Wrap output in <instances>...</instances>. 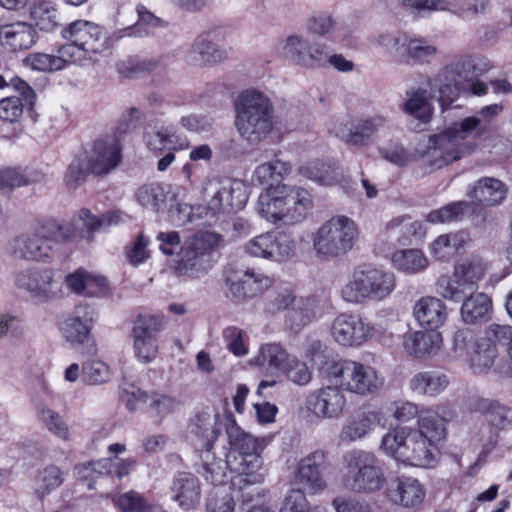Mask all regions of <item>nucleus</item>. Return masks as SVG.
Masks as SVG:
<instances>
[{"instance_id": "obj_1", "label": "nucleus", "mask_w": 512, "mask_h": 512, "mask_svg": "<svg viewBox=\"0 0 512 512\" xmlns=\"http://www.w3.org/2000/svg\"><path fill=\"white\" fill-rule=\"evenodd\" d=\"M66 43L57 50V55L33 53L26 57V63L33 69L54 72L69 64L86 66L98 60V56L111 48V39L106 29L87 20H76L61 31Z\"/></svg>"}, {"instance_id": "obj_2", "label": "nucleus", "mask_w": 512, "mask_h": 512, "mask_svg": "<svg viewBox=\"0 0 512 512\" xmlns=\"http://www.w3.org/2000/svg\"><path fill=\"white\" fill-rule=\"evenodd\" d=\"M418 429H395L382 438L381 448L395 460L412 466H428L435 461L436 444L446 435L445 420L428 412L418 419Z\"/></svg>"}, {"instance_id": "obj_3", "label": "nucleus", "mask_w": 512, "mask_h": 512, "mask_svg": "<svg viewBox=\"0 0 512 512\" xmlns=\"http://www.w3.org/2000/svg\"><path fill=\"white\" fill-rule=\"evenodd\" d=\"M486 131V121L478 116L466 117L442 132L429 135L426 143L416 149L415 158L434 169H440L473 153L476 143L466 139L480 136Z\"/></svg>"}, {"instance_id": "obj_4", "label": "nucleus", "mask_w": 512, "mask_h": 512, "mask_svg": "<svg viewBox=\"0 0 512 512\" xmlns=\"http://www.w3.org/2000/svg\"><path fill=\"white\" fill-rule=\"evenodd\" d=\"M235 127L250 146L267 140L275 127V110L271 99L257 89H247L235 102Z\"/></svg>"}, {"instance_id": "obj_5", "label": "nucleus", "mask_w": 512, "mask_h": 512, "mask_svg": "<svg viewBox=\"0 0 512 512\" xmlns=\"http://www.w3.org/2000/svg\"><path fill=\"white\" fill-rule=\"evenodd\" d=\"M226 433L229 439L230 451L226 454L228 470L238 474V483L244 484L243 497L250 494L251 485L264 481L265 474L260 472L262 461L260 452L263 447L260 442L244 432L233 418L225 419Z\"/></svg>"}, {"instance_id": "obj_6", "label": "nucleus", "mask_w": 512, "mask_h": 512, "mask_svg": "<svg viewBox=\"0 0 512 512\" xmlns=\"http://www.w3.org/2000/svg\"><path fill=\"white\" fill-rule=\"evenodd\" d=\"M73 237L74 230L69 224L49 220L13 239L10 251L22 260L48 262L53 257L54 245L70 241Z\"/></svg>"}, {"instance_id": "obj_7", "label": "nucleus", "mask_w": 512, "mask_h": 512, "mask_svg": "<svg viewBox=\"0 0 512 512\" xmlns=\"http://www.w3.org/2000/svg\"><path fill=\"white\" fill-rule=\"evenodd\" d=\"M396 287L393 272L379 267L362 266L355 269L341 289L342 299L350 304H364L367 301H381Z\"/></svg>"}, {"instance_id": "obj_8", "label": "nucleus", "mask_w": 512, "mask_h": 512, "mask_svg": "<svg viewBox=\"0 0 512 512\" xmlns=\"http://www.w3.org/2000/svg\"><path fill=\"white\" fill-rule=\"evenodd\" d=\"M322 373L340 388L365 396L380 390L384 377L372 366L353 360L328 361Z\"/></svg>"}, {"instance_id": "obj_9", "label": "nucleus", "mask_w": 512, "mask_h": 512, "mask_svg": "<svg viewBox=\"0 0 512 512\" xmlns=\"http://www.w3.org/2000/svg\"><path fill=\"white\" fill-rule=\"evenodd\" d=\"M221 240V235L210 231L198 232L185 240L173 265L175 274L197 278L206 273L213 265L212 254Z\"/></svg>"}, {"instance_id": "obj_10", "label": "nucleus", "mask_w": 512, "mask_h": 512, "mask_svg": "<svg viewBox=\"0 0 512 512\" xmlns=\"http://www.w3.org/2000/svg\"><path fill=\"white\" fill-rule=\"evenodd\" d=\"M357 239L356 223L347 216L338 215L324 222L313 234V249L317 256L332 260L351 251Z\"/></svg>"}, {"instance_id": "obj_11", "label": "nucleus", "mask_w": 512, "mask_h": 512, "mask_svg": "<svg viewBox=\"0 0 512 512\" xmlns=\"http://www.w3.org/2000/svg\"><path fill=\"white\" fill-rule=\"evenodd\" d=\"M347 470L344 483L347 489L359 494L379 491L385 484V474L376 456L368 451L354 449L342 457Z\"/></svg>"}, {"instance_id": "obj_12", "label": "nucleus", "mask_w": 512, "mask_h": 512, "mask_svg": "<svg viewBox=\"0 0 512 512\" xmlns=\"http://www.w3.org/2000/svg\"><path fill=\"white\" fill-rule=\"evenodd\" d=\"M475 64L470 56H464L446 65L438 75L429 82L431 91L439 93L441 105L449 106L461 91H466L467 83L475 76Z\"/></svg>"}, {"instance_id": "obj_13", "label": "nucleus", "mask_w": 512, "mask_h": 512, "mask_svg": "<svg viewBox=\"0 0 512 512\" xmlns=\"http://www.w3.org/2000/svg\"><path fill=\"white\" fill-rule=\"evenodd\" d=\"M206 195H212L208 208L213 213H233L244 208L248 200L246 185L235 179L212 178L203 188Z\"/></svg>"}, {"instance_id": "obj_14", "label": "nucleus", "mask_w": 512, "mask_h": 512, "mask_svg": "<svg viewBox=\"0 0 512 512\" xmlns=\"http://www.w3.org/2000/svg\"><path fill=\"white\" fill-rule=\"evenodd\" d=\"M97 315L93 306L80 304L61 324V331L65 339L72 345L81 347L83 352L88 355H94L97 352L95 341L91 335V329Z\"/></svg>"}, {"instance_id": "obj_15", "label": "nucleus", "mask_w": 512, "mask_h": 512, "mask_svg": "<svg viewBox=\"0 0 512 512\" xmlns=\"http://www.w3.org/2000/svg\"><path fill=\"white\" fill-rule=\"evenodd\" d=\"M282 55L293 64L316 69L323 67L327 58V45L321 41H311L301 34H291L280 44Z\"/></svg>"}, {"instance_id": "obj_16", "label": "nucleus", "mask_w": 512, "mask_h": 512, "mask_svg": "<svg viewBox=\"0 0 512 512\" xmlns=\"http://www.w3.org/2000/svg\"><path fill=\"white\" fill-rule=\"evenodd\" d=\"M295 242L281 231H269L255 236L245 244V252L263 259L282 262L293 256Z\"/></svg>"}, {"instance_id": "obj_17", "label": "nucleus", "mask_w": 512, "mask_h": 512, "mask_svg": "<svg viewBox=\"0 0 512 512\" xmlns=\"http://www.w3.org/2000/svg\"><path fill=\"white\" fill-rule=\"evenodd\" d=\"M396 130L391 118L386 114H373L359 119L347 132L337 134L345 143L355 147H365L379 137H388Z\"/></svg>"}, {"instance_id": "obj_18", "label": "nucleus", "mask_w": 512, "mask_h": 512, "mask_svg": "<svg viewBox=\"0 0 512 512\" xmlns=\"http://www.w3.org/2000/svg\"><path fill=\"white\" fill-rule=\"evenodd\" d=\"M374 328L357 313L337 315L331 325L333 339L345 347H358L373 336Z\"/></svg>"}, {"instance_id": "obj_19", "label": "nucleus", "mask_w": 512, "mask_h": 512, "mask_svg": "<svg viewBox=\"0 0 512 512\" xmlns=\"http://www.w3.org/2000/svg\"><path fill=\"white\" fill-rule=\"evenodd\" d=\"M346 406V397L338 385H328L311 392L305 400L306 411L319 419L338 418Z\"/></svg>"}, {"instance_id": "obj_20", "label": "nucleus", "mask_w": 512, "mask_h": 512, "mask_svg": "<svg viewBox=\"0 0 512 512\" xmlns=\"http://www.w3.org/2000/svg\"><path fill=\"white\" fill-rule=\"evenodd\" d=\"M19 289L32 297L50 300L58 295V286L54 281L52 270L48 268H28L19 272L15 279Z\"/></svg>"}, {"instance_id": "obj_21", "label": "nucleus", "mask_w": 512, "mask_h": 512, "mask_svg": "<svg viewBox=\"0 0 512 512\" xmlns=\"http://www.w3.org/2000/svg\"><path fill=\"white\" fill-rule=\"evenodd\" d=\"M126 406L130 411L136 409L139 402L147 406L149 413L157 418L163 419L173 413L178 407V401L171 395L158 391H142L140 388L124 389Z\"/></svg>"}, {"instance_id": "obj_22", "label": "nucleus", "mask_w": 512, "mask_h": 512, "mask_svg": "<svg viewBox=\"0 0 512 512\" xmlns=\"http://www.w3.org/2000/svg\"><path fill=\"white\" fill-rule=\"evenodd\" d=\"M91 175L103 177L111 173L121 161L120 148L115 142L95 141L91 148L82 152Z\"/></svg>"}, {"instance_id": "obj_23", "label": "nucleus", "mask_w": 512, "mask_h": 512, "mask_svg": "<svg viewBox=\"0 0 512 512\" xmlns=\"http://www.w3.org/2000/svg\"><path fill=\"white\" fill-rule=\"evenodd\" d=\"M227 285L232 299L241 303L264 293L272 285V280L262 273L247 270L228 278Z\"/></svg>"}, {"instance_id": "obj_24", "label": "nucleus", "mask_w": 512, "mask_h": 512, "mask_svg": "<svg viewBox=\"0 0 512 512\" xmlns=\"http://www.w3.org/2000/svg\"><path fill=\"white\" fill-rule=\"evenodd\" d=\"M455 3L472 14L484 13L488 6V0H402V6L406 10L420 16L432 12L451 11Z\"/></svg>"}, {"instance_id": "obj_25", "label": "nucleus", "mask_w": 512, "mask_h": 512, "mask_svg": "<svg viewBox=\"0 0 512 512\" xmlns=\"http://www.w3.org/2000/svg\"><path fill=\"white\" fill-rule=\"evenodd\" d=\"M327 467L326 453L320 450L314 451L301 460L298 467L297 480L313 492L321 491L326 486L323 472Z\"/></svg>"}, {"instance_id": "obj_26", "label": "nucleus", "mask_w": 512, "mask_h": 512, "mask_svg": "<svg viewBox=\"0 0 512 512\" xmlns=\"http://www.w3.org/2000/svg\"><path fill=\"white\" fill-rule=\"evenodd\" d=\"M280 193L283 198V210L286 213V224H294L302 221L312 208L310 193L301 187L280 185Z\"/></svg>"}, {"instance_id": "obj_27", "label": "nucleus", "mask_w": 512, "mask_h": 512, "mask_svg": "<svg viewBox=\"0 0 512 512\" xmlns=\"http://www.w3.org/2000/svg\"><path fill=\"white\" fill-rule=\"evenodd\" d=\"M228 58V51L207 35L198 36L187 52V61L194 66H213Z\"/></svg>"}, {"instance_id": "obj_28", "label": "nucleus", "mask_w": 512, "mask_h": 512, "mask_svg": "<svg viewBox=\"0 0 512 512\" xmlns=\"http://www.w3.org/2000/svg\"><path fill=\"white\" fill-rule=\"evenodd\" d=\"M507 191V186L499 179L483 177L469 186L467 196L475 203L495 206L502 203Z\"/></svg>"}, {"instance_id": "obj_29", "label": "nucleus", "mask_w": 512, "mask_h": 512, "mask_svg": "<svg viewBox=\"0 0 512 512\" xmlns=\"http://www.w3.org/2000/svg\"><path fill=\"white\" fill-rule=\"evenodd\" d=\"M414 316L421 326L435 331L447 318L446 305L436 297H423L414 306Z\"/></svg>"}, {"instance_id": "obj_30", "label": "nucleus", "mask_w": 512, "mask_h": 512, "mask_svg": "<svg viewBox=\"0 0 512 512\" xmlns=\"http://www.w3.org/2000/svg\"><path fill=\"white\" fill-rule=\"evenodd\" d=\"M171 489L173 499L184 510L192 509L200 502V483L193 474L182 472L176 475Z\"/></svg>"}, {"instance_id": "obj_31", "label": "nucleus", "mask_w": 512, "mask_h": 512, "mask_svg": "<svg viewBox=\"0 0 512 512\" xmlns=\"http://www.w3.org/2000/svg\"><path fill=\"white\" fill-rule=\"evenodd\" d=\"M0 37L5 45L13 51L31 48L37 40V33L32 24L15 22L0 27Z\"/></svg>"}, {"instance_id": "obj_32", "label": "nucleus", "mask_w": 512, "mask_h": 512, "mask_svg": "<svg viewBox=\"0 0 512 512\" xmlns=\"http://www.w3.org/2000/svg\"><path fill=\"white\" fill-rule=\"evenodd\" d=\"M390 499L404 507H414L425 497V489L412 477H400L392 484L388 493Z\"/></svg>"}, {"instance_id": "obj_33", "label": "nucleus", "mask_w": 512, "mask_h": 512, "mask_svg": "<svg viewBox=\"0 0 512 512\" xmlns=\"http://www.w3.org/2000/svg\"><path fill=\"white\" fill-rule=\"evenodd\" d=\"M319 310V300L316 296L296 297L287 313L286 323L292 331L298 332L316 317Z\"/></svg>"}, {"instance_id": "obj_34", "label": "nucleus", "mask_w": 512, "mask_h": 512, "mask_svg": "<svg viewBox=\"0 0 512 512\" xmlns=\"http://www.w3.org/2000/svg\"><path fill=\"white\" fill-rule=\"evenodd\" d=\"M441 336L436 331H416L404 337L406 352L416 358L437 353L440 348Z\"/></svg>"}, {"instance_id": "obj_35", "label": "nucleus", "mask_w": 512, "mask_h": 512, "mask_svg": "<svg viewBox=\"0 0 512 512\" xmlns=\"http://www.w3.org/2000/svg\"><path fill=\"white\" fill-rule=\"evenodd\" d=\"M449 377L436 370L420 371L409 381V388L422 395L436 396L449 385Z\"/></svg>"}, {"instance_id": "obj_36", "label": "nucleus", "mask_w": 512, "mask_h": 512, "mask_svg": "<svg viewBox=\"0 0 512 512\" xmlns=\"http://www.w3.org/2000/svg\"><path fill=\"white\" fill-rule=\"evenodd\" d=\"M283 198L280 185L269 187L258 198L257 211L271 223L283 222L286 224V213L283 210Z\"/></svg>"}, {"instance_id": "obj_37", "label": "nucleus", "mask_w": 512, "mask_h": 512, "mask_svg": "<svg viewBox=\"0 0 512 512\" xmlns=\"http://www.w3.org/2000/svg\"><path fill=\"white\" fill-rule=\"evenodd\" d=\"M189 431L204 442H211L221 433L220 415L212 411H201L190 420Z\"/></svg>"}, {"instance_id": "obj_38", "label": "nucleus", "mask_w": 512, "mask_h": 512, "mask_svg": "<svg viewBox=\"0 0 512 512\" xmlns=\"http://www.w3.org/2000/svg\"><path fill=\"white\" fill-rule=\"evenodd\" d=\"M486 263L477 255H470L454 266V276L460 278L465 287L473 292L478 288V282L486 273Z\"/></svg>"}, {"instance_id": "obj_39", "label": "nucleus", "mask_w": 512, "mask_h": 512, "mask_svg": "<svg viewBox=\"0 0 512 512\" xmlns=\"http://www.w3.org/2000/svg\"><path fill=\"white\" fill-rule=\"evenodd\" d=\"M290 357L280 344L269 343L260 347L251 363L266 371H282Z\"/></svg>"}, {"instance_id": "obj_40", "label": "nucleus", "mask_w": 512, "mask_h": 512, "mask_svg": "<svg viewBox=\"0 0 512 512\" xmlns=\"http://www.w3.org/2000/svg\"><path fill=\"white\" fill-rule=\"evenodd\" d=\"M200 460L202 465L201 473L205 477L206 481L213 484L219 485L224 482L226 476V460L217 458L213 452V443L204 442L202 449L200 450Z\"/></svg>"}, {"instance_id": "obj_41", "label": "nucleus", "mask_w": 512, "mask_h": 512, "mask_svg": "<svg viewBox=\"0 0 512 512\" xmlns=\"http://www.w3.org/2000/svg\"><path fill=\"white\" fill-rule=\"evenodd\" d=\"M291 171L292 165L290 162L275 158L255 168L252 182L259 185L269 184L270 187H274L273 183L281 182Z\"/></svg>"}, {"instance_id": "obj_42", "label": "nucleus", "mask_w": 512, "mask_h": 512, "mask_svg": "<svg viewBox=\"0 0 512 512\" xmlns=\"http://www.w3.org/2000/svg\"><path fill=\"white\" fill-rule=\"evenodd\" d=\"M386 229L402 245L419 240L425 234L422 223L420 221H413L409 216H400L392 219L387 224Z\"/></svg>"}, {"instance_id": "obj_43", "label": "nucleus", "mask_w": 512, "mask_h": 512, "mask_svg": "<svg viewBox=\"0 0 512 512\" xmlns=\"http://www.w3.org/2000/svg\"><path fill=\"white\" fill-rule=\"evenodd\" d=\"M380 422L379 415L375 412H362L342 428L340 438L344 442H353L365 437Z\"/></svg>"}, {"instance_id": "obj_44", "label": "nucleus", "mask_w": 512, "mask_h": 512, "mask_svg": "<svg viewBox=\"0 0 512 512\" xmlns=\"http://www.w3.org/2000/svg\"><path fill=\"white\" fill-rule=\"evenodd\" d=\"M461 317L467 324H475L484 320L492 310V301L485 293H469L462 300Z\"/></svg>"}, {"instance_id": "obj_45", "label": "nucleus", "mask_w": 512, "mask_h": 512, "mask_svg": "<svg viewBox=\"0 0 512 512\" xmlns=\"http://www.w3.org/2000/svg\"><path fill=\"white\" fill-rule=\"evenodd\" d=\"M29 14L35 26L41 31L52 32L59 26L57 9L49 1H33L29 6Z\"/></svg>"}, {"instance_id": "obj_46", "label": "nucleus", "mask_w": 512, "mask_h": 512, "mask_svg": "<svg viewBox=\"0 0 512 512\" xmlns=\"http://www.w3.org/2000/svg\"><path fill=\"white\" fill-rule=\"evenodd\" d=\"M393 267L406 274H416L429 264L427 257L419 249H404L392 254Z\"/></svg>"}, {"instance_id": "obj_47", "label": "nucleus", "mask_w": 512, "mask_h": 512, "mask_svg": "<svg viewBox=\"0 0 512 512\" xmlns=\"http://www.w3.org/2000/svg\"><path fill=\"white\" fill-rule=\"evenodd\" d=\"M498 354V348L494 344H490L479 337L478 345L471 352L467 361L474 373L482 374L491 369Z\"/></svg>"}, {"instance_id": "obj_48", "label": "nucleus", "mask_w": 512, "mask_h": 512, "mask_svg": "<svg viewBox=\"0 0 512 512\" xmlns=\"http://www.w3.org/2000/svg\"><path fill=\"white\" fill-rule=\"evenodd\" d=\"M471 205L466 201L451 202L439 209L432 210L427 215V221L433 224L459 222L470 211Z\"/></svg>"}, {"instance_id": "obj_49", "label": "nucleus", "mask_w": 512, "mask_h": 512, "mask_svg": "<svg viewBox=\"0 0 512 512\" xmlns=\"http://www.w3.org/2000/svg\"><path fill=\"white\" fill-rule=\"evenodd\" d=\"M403 111L412 115L422 123H428L432 117V108L426 98V90L418 88L407 92V100L403 104Z\"/></svg>"}, {"instance_id": "obj_50", "label": "nucleus", "mask_w": 512, "mask_h": 512, "mask_svg": "<svg viewBox=\"0 0 512 512\" xmlns=\"http://www.w3.org/2000/svg\"><path fill=\"white\" fill-rule=\"evenodd\" d=\"M34 101L35 93L33 89L31 101L26 100L21 92H16L15 95L2 99L0 101V119L11 123L18 121L24 108H32Z\"/></svg>"}, {"instance_id": "obj_51", "label": "nucleus", "mask_w": 512, "mask_h": 512, "mask_svg": "<svg viewBox=\"0 0 512 512\" xmlns=\"http://www.w3.org/2000/svg\"><path fill=\"white\" fill-rule=\"evenodd\" d=\"M165 327V320L162 315L141 314L133 325L132 337L148 340H157V335Z\"/></svg>"}, {"instance_id": "obj_52", "label": "nucleus", "mask_w": 512, "mask_h": 512, "mask_svg": "<svg viewBox=\"0 0 512 512\" xmlns=\"http://www.w3.org/2000/svg\"><path fill=\"white\" fill-rule=\"evenodd\" d=\"M436 292L442 298L454 301L461 302L464 298L471 293L465 284L460 281V278L448 275H441L438 277L436 282Z\"/></svg>"}, {"instance_id": "obj_53", "label": "nucleus", "mask_w": 512, "mask_h": 512, "mask_svg": "<svg viewBox=\"0 0 512 512\" xmlns=\"http://www.w3.org/2000/svg\"><path fill=\"white\" fill-rule=\"evenodd\" d=\"M90 174L91 170L80 153L68 165L63 178L64 185L69 191H75L86 182Z\"/></svg>"}, {"instance_id": "obj_54", "label": "nucleus", "mask_w": 512, "mask_h": 512, "mask_svg": "<svg viewBox=\"0 0 512 512\" xmlns=\"http://www.w3.org/2000/svg\"><path fill=\"white\" fill-rule=\"evenodd\" d=\"M63 481V471L56 465H48L38 472L35 481V493L42 498L58 488Z\"/></svg>"}, {"instance_id": "obj_55", "label": "nucleus", "mask_w": 512, "mask_h": 512, "mask_svg": "<svg viewBox=\"0 0 512 512\" xmlns=\"http://www.w3.org/2000/svg\"><path fill=\"white\" fill-rule=\"evenodd\" d=\"M37 416L39 421L53 435L63 441L70 440L69 427L58 412L45 406H39L37 408Z\"/></svg>"}, {"instance_id": "obj_56", "label": "nucleus", "mask_w": 512, "mask_h": 512, "mask_svg": "<svg viewBox=\"0 0 512 512\" xmlns=\"http://www.w3.org/2000/svg\"><path fill=\"white\" fill-rule=\"evenodd\" d=\"M437 53V48L423 38L409 37L407 50L404 58L405 64L418 63L424 64Z\"/></svg>"}, {"instance_id": "obj_57", "label": "nucleus", "mask_w": 512, "mask_h": 512, "mask_svg": "<svg viewBox=\"0 0 512 512\" xmlns=\"http://www.w3.org/2000/svg\"><path fill=\"white\" fill-rule=\"evenodd\" d=\"M138 203L154 212L158 211L166 199V192L159 183L145 184L136 192Z\"/></svg>"}, {"instance_id": "obj_58", "label": "nucleus", "mask_w": 512, "mask_h": 512, "mask_svg": "<svg viewBox=\"0 0 512 512\" xmlns=\"http://www.w3.org/2000/svg\"><path fill=\"white\" fill-rule=\"evenodd\" d=\"M79 221L88 232H95L102 228L117 225L122 221V213L119 211H110L97 217L90 213L89 210L82 209L78 214Z\"/></svg>"}, {"instance_id": "obj_59", "label": "nucleus", "mask_w": 512, "mask_h": 512, "mask_svg": "<svg viewBox=\"0 0 512 512\" xmlns=\"http://www.w3.org/2000/svg\"><path fill=\"white\" fill-rule=\"evenodd\" d=\"M300 174L321 185H332L338 178L336 169L322 162H314L301 167Z\"/></svg>"}, {"instance_id": "obj_60", "label": "nucleus", "mask_w": 512, "mask_h": 512, "mask_svg": "<svg viewBox=\"0 0 512 512\" xmlns=\"http://www.w3.org/2000/svg\"><path fill=\"white\" fill-rule=\"evenodd\" d=\"M476 409L484 413L488 421L495 426H504L511 415V410L508 407L492 399L477 400Z\"/></svg>"}, {"instance_id": "obj_61", "label": "nucleus", "mask_w": 512, "mask_h": 512, "mask_svg": "<svg viewBox=\"0 0 512 512\" xmlns=\"http://www.w3.org/2000/svg\"><path fill=\"white\" fill-rule=\"evenodd\" d=\"M82 380L89 385H101L111 378L107 364L100 360H87L82 365Z\"/></svg>"}, {"instance_id": "obj_62", "label": "nucleus", "mask_w": 512, "mask_h": 512, "mask_svg": "<svg viewBox=\"0 0 512 512\" xmlns=\"http://www.w3.org/2000/svg\"><path fill=\"white\" fill-rule=\"evenodd\" d=\"M408 41L409 36L404 33H386L377 39V43L400 62H404Z\"/></svg>"}, {"instance_id": "obj_63", "label": "nucleus", "mask_w": 512, "mask_h": 512, "mask_svg": "<svg viewBox=\"0 0 512 512\" xmlns=\"http://www.w3.org/2000/svg\"><path fill=\"white\" fill-rule=\"evenodd\" d=\"M138 21L133 27L125 30L126 35L144 36L152 33V30L161 25V20L144 6L137 7Z\"/></svg>"}, {"instance_id": "obj_64", "label": "nucleus", "mask_w": 512, "mask_h": 512, "mask_svg": "<svg viewBox=\"0 0 512 512\" xmlns=\"http://www.w3.org/2000/svg\"><path fill=\"white\" fill-rule=\"evenodd\" d=\"M478 339L470 329H460L455 332L452 339V350L456 357L467 358L478 345Z\"/></svg>"}]
</instances>
